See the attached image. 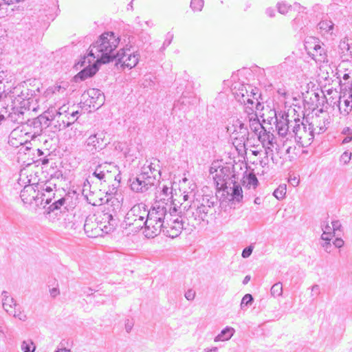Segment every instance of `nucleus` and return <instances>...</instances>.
I'll return each mask as SVG.
<instances>
[{
    "mask_svg": "<svg viewBox=\"0 0 352 352\" xmlns=\"http://www.w3.org/2000/svg\"><path fill=\"white\" fill-rule=\"evenodd\" d=\"M119 36L112 32L102 34L89 48V53L76 64L77 69H83L75 76L84 80L94 76L98 70V64H105L115 60L120 43Z\"/></svg>",
    "mask_w": 352,
    "mask_h": 352,
    "instance_id": "1",
    "label": "nucleus"
},
{
    "mask_svg": "<svg viewBox=\"0 0 352 352\" xmlns=\"http://www.w3.org/2000/svg\"><path fill=\"white\" fill-rule=\"evenodd\" d=\"M195 184H190V190L183 192L184 202L181 206L184 210V217L192 226L199 225L202 222H208L213 214L214 198L209 195H195Z\"/></svg>",
    "mask_w": 352,
    "mask_h": 352,
    "instance_id": "2",
    "label": "nucleus"
},
{
    "mask_svg": "<svg viewBox=\"0 0 352 352\" xmlns=\"http://www.w3.org/2000/svg\"><path fill=\"white\" fill-rule=\"evenodd\" d=\"M177 210L174 206L167 202H165V198H160V201H156L150 210L148 219H146V228L143 230V233L146 238H154L157 236L164 228L166 219L177 213Z\"/></svg>",
    "mask_w": 352,
    "mask_h": 352,
    "instance_id": "3",
    "label": "nucleus"
},
{
    "mask_svg": "<svg viewBox=\"0 0 352 352\" xmlns=\"http://www.w3.org/2000/svg\"><path fill=\"white\" fill-rule=\"evenodd\" d=\"M233 95L235 99L243 104L245 111L248 107H255L256 111L263 110V105L258 102L257 98L258 89L248 84L235 83L232 88Z\"/></svg>",
    "mask_w": 352,
    "mask_h": 352,
    "instance_id": "4",
    "label": "nucleus"
},
{
    "mask_svg": "<svg viewBox=\"0 0 352 352\" xmlns=\"http://www.w3.org/2000/svg\"><path fill=\"white\" fill-rule=\"evenodd\" d=\"M45 116L47 120L53 122L54 127L58 130L65 129L76 121L75 119H71L69 116V107L66 103H63L61 106L56 109L54 107H50L45 112Z\"/></svg>",
    "mask_w": 352,
    "mask_h": 352,
    "instance_id": "5",
    "label": "nucleus"
},
{
    "mask_svg": "<svg viewBox=\"0 0 352 352\" xmlns=\"http://www.w3.org/2000/svg\"><path fill=\"white\" fill-rule=\"evenodd\" d=\"M147 206L144 203L134 205L125 217V223L127 226H133L136 229H144L146 228V219H148Z\"/></svg>",
    "mask_w": 352,
    "mask_h": 352,
    "instance_id": "6",
    "label": "nucleus"
},
{
    "mask_svg": "<svg viewBox=\"0 0 352 352\" xmlns=\"http://www.w3.org/2000/svg\"><path fill=\"white\" fill-rule=\"evenodd\" d=\"M292 126V133L297 143L302 147L309 146L314 138V134L311 131V127L308 126V120L301 121L299 118L294 120Z\"/></svg>",
    "mask_w": 352,
    "mask_h": 352,
    "instance_id": "7",
    "label": "nucleus"
},
{
    "mask_svg": "<svg viewBox=\"0 0 352 352\" xmlns=\"http://www.w3.org/2000/svg\"><path fill=\"white\" fill-rule=\"evenodd\" d=\"M227 130L236 147H245V142L248 140L249 131L241 120L232 119L228 125Z\"/></svg>",
    "mask_w": 352,
    "mask_h": 352,
    "instance_id": "8",
    "label": "nucleus"
},
{
    "mask_svg": "<svg viewBox=\"0 0 352 352\" xmlns=\"http://www.w3.org/2000/svg\"><path fill=\"white\" fill-rule=\"evenodd\" d=\"M210 174L219 190H226L232 184L229 167L218 166L217 163H213L210 168Z\"/></svg>",
    "mask_w": 352,
    "mask_h": 352,
    "instance_id": "9",
    "label": "nucleus"
},
{
    "mask_svg": "<svg viewBox=\"0 0 352 352\" xmlns=\"http://www.w3.org/2000/svg\"><path fill=\"white\" fill-rule=\"evenodd\" d=\"M32 96V90L24 85H19L9 91L6 90L4 97L12 100L14 106L22 108L29 104V100Z\"/></svg>",
    "mask_w": 352,
    "mask_h": 352,
    "instance_id": "10",
    "label": "nucleus"
},
{
    "mask_svg": "<svg viewBox=\"0 0 352 352\" xmlns=\"http://www.w3.org/2000/svg\"><path fill=\"white\" fill-rule=\"evenodd\" d=\"M305 48L308 55L316 63L327 62V54L324 45L315 37H307L305 41Z\"/></svg>",
    "mask_w": 352,
    "mask_h": 352,
    "instance_id": "11",
    "label": "nucleus"
},
{
    "mask_svg": "<svg viewBox=\"0 0 352 352\" xmlns=\"http://www.w3.org/2000/svg\"><path fill=\"white\" fill-rule=\"evenodd\" d=\"M93 175L104 182L110 181L113 179L120 182L121 179L118 166L112 163L104 162L99 164L94 169Z\"/></svg>",
    "mask_w": 352,
    "mask_h": 352,
    "instance_id": "12",
    "label": "nucleus"
},
{
    "mask_svg": "<svg viewBox=\"0 0 352 352\" xmlns=\"http://www.w3.org/2000/svg\"><path fill=\"white\" fill-rule=\"evenodd\" d=\"M157 179L154 176L150 175L148 172L142 170L140 174L130 179L131 188L136 192H144L155 184Z\"/></svg>",
    "mask_w": 352,
    "mask_h": 352,
    "instance_id": "13",
    "label": "nucleus"
},
{
    "mask_svg": "<svg viewBox=\"0 0 352 352\" xmlns=\"http://www.w3.org/2000/svg\"><path fill=\"white\" fill-rule=\"evenodd\" d=\"M68 85L67 82H60V84H55L52 86L49 87L44 92V96L49 99L54 100H58L56 106L58 107L62 105L63 103L66 102L67 89Z\"/></svg>",
    "mask_w": 352,
    "mask_h": 352,
    "instance_id": "14",
    "label": "nucleus"
},
{
    "mask_svg": "<svg viewBox=\"0 0 352 352\" xmlns=\"http://www.w3.org/2000/svg\"><path fill=\"white\" fill-rule=\"evenodd\" d=\"M140 57L138 52H132L130 49H121L118 51L115 60L122 66L132 69L138 63Z\"/></svg>",
    "mask_w": 352,
    "mask_h": 352,
    "instance_id": "15",
    "label": "nucleus"
},
{
    "mask_svg": "<svg viewBox=\"0 0 352 352\" xmlns=\"http://www.w3.org/2000/svg\"><path fill=\"white\" fill-rule=\"evenodd\" d=\"M257 138L258 141L261 143L263 147L265 148V155L267 156L271 155V160L274 164H278V160L273 155V148L276 144V137L273 133L267 131L265 129L262 132L258 133Z\"/></svg>",
    "mask_w": 352,
    "mask_h": 352,
    "instance_id": "16",
    "label": "nucleus"
},
{
    "mask_svg": "<svg viewBox=\"0 0 352 352\" xmlns=\"http://www.w3.org/2000/svg\"><path fill=\"white\" fill-rule=\"evenodd\" d=\"M319 112L320 114L316 113L315 116L311 117V122H308V126L311 127V131H313L314 135L324 133L329 124L327 113L322 109H320Z\"/></svg>",
    "mask_w": 352,
    "mask_h": 352,
    "instance_id": "17",
    "label": "nucleus"
},
{
    "mask_svg": "<svg viewBox=\"0 0 352 352\" xmlns=\"http://www.w3.org/2000/svg\"><path fill=\"white\" fill-rule=\"evenodd\" d=\"M105 133L98 131L90 135L85 142L86 150L92 154L102 150L106 145L104 143Z\"/></svg>",
    "mask_w": 352,
    "mask_h": 352,
    "instance_id": "18",
    "label": "nucleus"
},
{
    "mask_svg": "<svg viewBox=\"0 0 352 352\" xmlns=\"http://www.w3.org/2000/svg\"><path fill=\"white\" fill-rule=\"evenodd\" d=\"M183 229V222L181 217L177 216L176 213L166 219V223L162 228L167 236L174 238L181 232Z\"/></svg>",
    "mask_w": 352,
    "mask_h": 352,
    "instance_id": "19",
    "label": "nucleus"
},
{
    "mask_svg": "<svg viewBox=\"0 0 352 352\" xmlns=\"http://www.w3.org/2000/svg\"><path fill=\"white\" fill-rule=\"evenodd\" d=\"M40 190L38 185L29 184L25 186L21 191L20 197L24 204L39 206Z\"/></svg>",
    "mask_w": 352,
    "mask_h": 352,
    "instance_id": "20",
    "label": "nucleus"
},
{
    "mask_svg": "<svg viewBox=\"0 0 352 352\" xmlns=\"http://www.w3.org/2000/svg\"><path fill=\"white\" fill-rule=\"evenodd\" d=\"M54 188L55 186H52L50 183L42 186L39 195V205H43V207H45L52 201V199L55 198Z\"/></svg>",
    "mask_w": 352,
    "mask_h": 352,
    "instance_id": "21",
    "label": "nucleus"
},
{
    "mask_svg": "<svg viewBox=\"0 0 352 352\" xmlns=\"http://www.w3.org/2000/svg\"><path fill=\"white\" fill-rule=\"evenodd\" d=\"M249 109L246 110L245 112L248 115L249 118V126L250 130L254 132L256 135L260 133L265 129L264 126L261 124L258 119L257 114L255 113V107H248Z\"/></svg>",
    "mask_w": 352,
    "mask_h": 352,
    "instance_id": "22",
    "label": "nucleus"
},
{
    "mask_svg": "<svg viewBox=\"0 0 352 352\" xmlns=\"http://www.w3.org/2000/svg\"><path fill=\"white\" fill-rule=\"evenodd\" d=\"M291 122L287 113H279V118H276L274 123H276V129L280 136L285 137L288 134Z\"/></svg>",
    "mask_w": 352,
    "mask_h": 352,
    "instance_id": "23",
    "label": "nucleus"
},
{
    "mask_svg": "<svg viewBox=\"0 0 352 352\" xmlns=\"http://www.w3.org/2000/svg\"><path fill=\"white\" fill-rule=\"evenodd\" d=\"M1 296L2 307L7 314L11 312L12 309L18 307L16 300L10 295L8 292L3 291Z\"/></svg>",
    "mask_w": 352,
    "mask_h": 352,
    "instance_id": "24",
    "label": "nucleus"
},
{
    "mask_svg": "<svg viewBox=\"0 0 352 352\" xmlns=\"http://www.w3.org/2000/svg\"><path fill=\"white\" fill-rule=\"evenodd\" d=\"M338 103L340 113L343 116H347L352 111V95L347 98L345 96L340 97Z\"/></svg>",
    "mask_w": 352,
    "mask_h": 352,
    "instance_id": "25",
    "label": "nucleus"
},
{
    "mask_svg": "<svg viewBox=\"0 0 352 352\" xmlns=\"http://www.w3.org/2000/svg\"><path fill=\"white\" fill-rule=\"evenodd\" d=\"M277 8L279 13L282 14H287L290 10H292V8H294V10L298 11L299 12H304L306 9L305 7L300 6L298 3H294L292 6L284 1L278 3Z\"/></svg>",
    "mask_w": 352,
    "mask_h": 352,
    "instance_id": "26",
    "label": "nucleus"
},
{
    "mask_svg": "<svg viewBox=\"0 0 352 352\" xmlns=\"http://www.w3.org/2000/svg\"><path fill=\"white\" fill-rule=\"evenodd\" d=\"M232 186H229L230 190V195L232 197V200L233 201H236L240 203L243 199V191L241 187L236 184L235 182H232ZM227 192L230 193V191L227 190Z\"/></svg>",
    "mask_w": 352,
    "mask_h": 352,
    "instance_id": "27",
    "label": "nucleus"
},
{
    "mask_svg": "<svg viewBox=\"0 0 352 352\" xmlns=\"http://www.w3.org/2000/svg\"><path fill=\"white\" fill-rule=\"evenodd\" d=\"M235 330L231 327H226L224 328L215 338L214 341L215 342H224L229 340L234 335Z\"/></svg>",
    "mask_w": 352,
    "mask_h": 352,
    "instance_id": "28",
    "label": "nucleus"
},
{
    "mask_svg": "<svg viewBox=\"0 0 352 352\" xmlns=\"http://www.w3.org/2000/svg\"><path fill=\"white\" fill-rule=\"evenodd\" d=\"M19 133V132L16 129L13 130L10 133L8 140L9 144L16 148L27 142L26 140L22 139Z\"/></svg>",
    "mask_w": 352,
    "mask_h": 352,
    "instance_id": "29",
    "label": "nucleus"
},
{
    "mask_svg": "<svg viewBox=\"0 0 352 352\" xmlns=\"http://www.w3.org/2000/svg\"><path fill=\"white\" fill-rule=\"evenodd\" d=\"M16 107L14 106L13 111L10 112L8 116V120L13 123L22 124L24 122L23 113L18 109H15Z\"/></svg>",
    "mask_w": 352,
    "mask_h": 352,
    "instance_id": "30",
    "label": "nucleus"
},
{
    "mask_svg": "<svg viewBox=\"0 0 352 352\" xmlns=\"http://www.w3.org/2000/svg\"><path fill=\"white\" fill-rule=\"evenodd\" d=\"M8 314L22 322H25L28 320L27 314L19 305L17 307L12 309L11 312H9Z\"/></svg>",
    "mask_w": 352,
    "mask_h": 352,
    "instance_id": "31",
    "label": "nucleus"
},
{
    "mask_svg": "<svg viewBox=\"0 0 352 352\" xmlns=\"http://www.w3.org/2000/svg\"><path fill=\"white\" fill-rule=\"evenodd\" d=\"M340 49L342 53L346 52L349 53V55L352 58V38H344L341 40L340 45Z\"/></svg>",
    "mask_w": 352,
    "mask_h": 352,
    "instance_id": "32",
    "label": "nucleus"
},
{
    "mask_svg": "<svg viewBox=\"0 0 352 352\" xmlns=\"http://www.w3.org/2000/svg\"><path fill=\"white\" fill-rule=\"evenodd\" d=\"M318 28L321 31L329 34H333L334 23L330 20H322L318 23Z\"/></svg>",
    "mask_w": 352,
    "mask_h": 352,
    "instance_id": "33",
    "label": "nucleus"
},
{
    "mask_svg": "<svg viewBox=\"0 0 352 352\" xmlns=\"http://www.w3.org/2000/svg\"><path fill=\"white\" fill-rule=\"evenodd\" d=\"M158 168V164L151 163L148 166H144L142 171L148 172L150 175H153L157 179V177L160 175V170Z\"/></svg>",
    "mask_w": 352,
    "mask_h": 352,
    "instance_id": "34",
    "label": "nucleus"
},
{
    "mask_svg": "<svg viewBox=\"0 0 352 352\" xmlns=\"http://www.w3.org/2000/svg\"><path fill=\"white\" fill-rule=\"evenodd\" d=\"M32 124L34 126V130L32 131L26 132L25 135H30L32 139H34L37 136H39L41 134L42 126H41V122L36 120L32 121Z\"/></svg>",
    "mask_w": 352,
    "mask_h": 352,
    "instance_id": "35",
    "label": "nucleus"
},
{
    "mask_svg": "<svg viewBox=\"0 0 352 352\" xmlns=\"http://www.w3.org/2000/svg\"><path fill=\"white\" fill-rule=\"evenodd\" d=\"M104 216H106V219L108 220L109 225L104 226L102 230H104L106 233H108L115 229L117 225V219H115L112 214H106Z\"/></svg>",
    "mask_w": 352,
    "mask_h": 352,
    "instance_id": "36",
    "label": "nucleus"
},
{
    "mask_svg": "<svg viewBox=\"0 0 352 352\" xmlns=\"http://www.w3.org/2000/svg\"><path fill=\"white\" fill-rule=\"evenodd\" d=\"M36 345L31 339L23 340L21 344V349L23 352H34Z\"/></svg>",
    "mask_w": 352,
    "mask_h": 352,
    "instance_id": "37",
    "label": "nucleus"
},
{
    "mask_svg": "<svg viewBox=\"0 0 352 352\" xmlns=\"http://www.w3.org/2000/svg\"><path fill=\"white\" fill-rule=\"evenodd\" d=\"M244 183L246 184L249 188H252L255 189L258 186V181L254 174L250 173L244 180Z\"/></svg>",
    "mask_w": 352,
    "mask_h": 352,
    "instance_id": "38",
    "label": "nucleus"
},
{
    "mask_svg": "<svg viewBox=\"0 0 352 352\" xmlns=\"http://www.w3.org/2000/svg\"><path fill=\"white\" fill-rule=\"evenodd\" d=\"M271 294L274 298L281 296L283 294L282 283L278 282L272 285L270 290Z\"/></svg>",
    "mask_w": 352,
    "mask_h": 352,
    "instance_id": "39",
    "label": "nucleus"
},
{
    "mask_svg": "<svg viewBox=\"0 0 352 352\" xmlns=\"http://www.w3.org/2000/svg\"><path fill=\"white\" fill-rule=\"evenodd\" d=\"M287 188L286 185H280L274 191V196L278 200L283 199L286 194Z\"/></svg>",
    "mask_w": 352,
    "mask_h": 352,
    "instance_id": "40",
    "label": "nucleus"
},
{
    "mask_svg": "<svg viewBox=\"0 0 352 352\" xmlns=\"http://www.w3.org/2000/svg\"><path fill=\"white\" fill-rule=\"evenodd\" d=\"M160 195L163 196L162 198H165V201H168L169 197H171L173 188L171 186L163 185L160 186Z\"/></svg>",
    "mask_w": 352,
    "mask_h": 352,
    "instance_id": "41",
    "label": "nucleus"
},
{
    "mask_svg": "<svg viewBox=\"0 0 352 352\" xmlns=\"http://www.w3.org/2000/svg\"><path fill=\"white\" fill-rule=\"evenodd\" d=\"M341 133L345 136L342 140V144H345L352 141V129L346 126L342 129Z\"/></svg>",
    "mask_w": 352,
    "mask_h": 352,
    "instance_id": "42",
    "label": "nucleus"
},
{
    "mask_svg": "<svg viewBox=\"0 0 352 352\" xmlns=\"http://www.w3.org/2000/svg\"><path fill=\"white\" fill-rule=\"evenodd\" d=\"M253 302V297L251 294H245L242 300H241V309H245V307H248V306H250Z\"/></svg>",
    "mask_w": 352,
    "mask_h": 352,
    "instance_id": "43",
    "label": "nucleus"
},
{
    "mask_svg": "<svg viewBox=\"0 0 352 352\" xmlns=\"http://www.w3.org/2000/svg\"><path fill=\"white\" fill-rule=\"evenodd\" d=\"M65 198H60L57 200H55L52 204H51L48 209L50 210V212H53L55 210H58V209H60V207L62 206H63V204H65Z\"/></svg>",
    "mask_w": 352,
    "mask_h": 352,
    "instance_id": "44",
    "label": "nucleus"
},
{
    "mask_svg": "<svg viewBox=\"0 0 352 352\" xmlns=\"http://www.w3.org/2000/svg\"><path fill=\"white\" fill-rule=\"evenodd\" d=\"M204 0H191L190 7L194 11H201L204 7Z\"/></svg>",
    "mask_w": 352,
    "mask_h": 352,
    "instance_id": "45",
    "label": "nucleus"
},
{
    "mask_svg": "<svg viewBox=\"0 0 352 352\" xmlns=\"http://www.w3.org/2000/svg\"><path fill=\"white\" fill-rule=\"evenodd\" d=\"M268 113L269 116L267 118H264L263 121L267 120L270 124L274 123L276 118H279V114L278 115L274 109H270Z\"/></svg>",
    "mask_w": 352,
    "mask_h": 352,
    "instance_id": "46",
    "label": "nucleus"
},
{
    "mask_svg": "<svg viewBox=\"0 0 352 352\" xmlns=\"http://www.w3.org/2000/svg\"><path fill=\"white\" fill-rule=\"evenodd\" d=\"M321 229L322 230V232H325L329 234H333L335 235V232L333 231L331 226L329 225V223L327 221H323L321 223Z\"/></svg>",
    "mask_w": 352,
    "mask_h": 352,
    "instance_id": "47",
    "label": "nucleus"
},
{
    "mask_svg": "<svg viewBox=\"0 0 352 352\" xmlns=\"http://www.w3.org/2000/svg\"><path fill=\"white\" fill-rule=\"evenodd\" d=\"M89 94L91 96L97 95V100L99 101V105H101L104 102V96L102 94L100 90L94 89L90 91Z\"/></svg>",
    "mask_w": 352,
    "mask_h": 352,
    "instance_id": "48",
    "label": "nucleus"
},
{
    "mask_svg": "<svg viewBox=\"0 0 352 352\" xmlns=\"http://www.w3.org/2000/svg\"><path fill=\"white\" fill-rule=\"evenodd\" d=\"M5 82H8V73L7 71H0V87H1V85H3V88L5 89L6 85Z\"/></svg>",
    "mask_w": 352,
    "mask_h": 352,
    "instance_id": "49",
    "label": "nucleus"
},
{
    "mask_svg": "<svg viewBox=\"0 0 352 352\" xmlns=\"http://www.w3.org/2000/svg\"><path fill=\"white\" fill-rule=\"evenodd\" d=\"M352 153L351 152L345 151L340 156V162L344 164H347L351 160Z\"/></svg>",
    "mask_w": 352,
    "mask_h": 352,
    "instance_id": "50",
    "label": "nucleus"
},
{
    "mask_svg": "<svg viewBox=\"0 0 352 352\" xmlns=\"http://www.w3.org/2000/svg\"><path fill=\"white\" fill-rule=\"evenodd\" d=\"M308 94L311 95L310 99L311 100V105L313 107H318L317 102L319 100V94L316 92H311Z\"/></svg>",
    "mask_w": 352,
    "mask_h": 352,
    "instance_id": "51",
    "label": "nucleus"
},
{
    "mask_svg": "<svg viewBox=\"0 0 352 352\" xmlns=\"http://www.w3.org/2000/svg\"><path fill=\"white\" fill-rule=\"evenodd\" d=\"M252 251H253V248L252 246H248V247L245 248L242 252V254H241L242 257L245 258H248L252 253Z\"/></svg>",
    "mask_w": 352,
    "mask_h": 352,
    "instance_id": "52",
    "label": "nucleus"
},
{
    "mask_svg": "<svg viewBox=\"0 0 352 352\" xmlns=\"http://www.w3.org/2000/svg\"><path fill=\"white\" fill-rule=\"evenodd\" d=\"M331 227L333 229V231L336 233V231H338L340 230L342 225L340 221L338 220H334L331 221Z\"/></svg>",
    "mask_w": 352,
    "mask_h": 352,
    "instance_id": "53",
    "label": "nucleus"
},
{
    "mask_svg": "<svg viewBox=\"0 0 352 352\" xmlns=\"http://www.w3.org/2000/svg\"><path fill=\"white\" fill-rule=\"evenodd\" d=\"M184 296L188 300H193L195 297V292L192 289H188Z\"/></svg>",
    "mask_w": 352,
    "mask_h": 352,
    "instance_id": "54",
    "label": "nucleus"
},
{
    "mask_svg": "<svg viewBox=\"0 0 352 352\" xmlns=\"http://www.w3.org/2000/svg\"><path fill=\"white\" fill-rule=\"evenodd\" d=\"M333 236H334V235L333 234H330L329 235V234H327V233L322 232L320 238L322 240H323L324 242H326V241H331V240L332 239V238Z\"/></svg>",
    "mask_w": 352,
    "mask_h": 352,
    "instance_id": "55",
    "label": "nucleus"
},
{
    "mask_svg": "<svg viewBox=\"0 0 352 352\" xmlns=\"http://www.w3.org/2000/svg\"><path fill=\"white\" fill-rule=\"evenodd\" d=\"M333 243L335 245V247L340 248L344 245V242L341 238H336L333 242Z\"/></svg>",
    "mask_w": 352,
    "mask_h": 352,
    "instance_id": "56",
    "label": "nucleus"
},
{
    "mask_svg": "<svg viewBox=\"0 0 352 352\" xmlns=\"http://www.w3.org/2000/svg\"><path fill=\"white\" fill-rule=\"evenodd\" d=\"M321 246L323 248L324 251L327 252V253L331 252V245L330 241H326V242L322 243L321 244Z\"/></svg>",
    "mask_w": 352,
    "mask_h": 352,
    "instance_id": "57",
    "label": "nucleus"
},
{
    "mask_svg": "<svg viewBox=\"0 0 352 352\" xmlns=\"http://www.w3.org/2000/svg\"><path fill=\"white\" fill-rule=\"evenodd\" d=\"M312 296H318L320 294V287L318 285H314L311 287Z\"/></svg>",
    "mask_w": 352,
    "mask_h": 352,
    "instance_id": "58",
    "label": "nucleus"
},
{
    "mask_svg": "<svg viewBox=\"0 0 352 352\" xmlns=\"http://www.w3.org/2000/svg\"><path fill=\"white\" fill-rule=\"evenodd\" d=\"M50 295L54 298V297L57 296L58 295H59L60 292L57 287H53L52 289H51L50 290Z\"/></svg>",
    "mask_w": 352,
    "mask_h": 352,
    "instance_id": "59",
    "label": "nucleus"
},
{
    "mask_svg": "<svg viewBox=\"0 0 352 352\" xmlns=\"http://www.w3.org/2000/svg\"><path fill=\"white\" fill-rule=\"evenodd\" d=\"M0 125L1 124V122L5 120V116H4V113H6V111L5 109V108L1 106L0 107Z\"/></svg>",
    "mask_w": 352,
    "mask_h": 352,
    "instance_id": "60",
    "label": "nucleus"
},
{
    "mask_svg": "<svg viewBox=\"0 0 352 352\" xmlns=\"http://www.w3.org/2000/svg\"><path fill=\"white\" fill-rule=\"evenodd\" d=\"M265 13L270 16V17H274L275 16V11L274 9L271 8H268L265 10Z\"/></svg>",
    "mask_w": 352,
    "mask_h": 352,
    "instance_id": "61",
    "label": "nucleus"
},
{
    "mask_svg": "<svg viewBox=\"0 0 352 352\" xmlns=\"http://www.w3.org/2000/svg\"><path fill=\"white\" fill-rule=\"evenodd\" d=\"M79 114L78 111H72V112L69 111V116L71 119H75L76 120L78 118V115Z\"/></svg>",
    "mask_w": 352,
    "mask_h": 352,
    "instance_id": "62",
    "label": "nucleus"
},
{
    "mask_svg": "<svg viewBox=\"0 0 352 352\" xmlns=\"http://www.w3.org/2000/svg\"><path fill=\"white\" fill-rule=\"evenodd\" d=\"M125 325L126 331L130 332L133 325V322H130L129 320H127Z\"/></svg>",
    "mask_w": 352,
    "mask_h": 352,
    "instance_id": "63",
    "label": "nucleus"
},
{
    "mask_svg": "<svg viewBox=\"0 0 352 352\" xmlns=\"http://www.w3.org/2000/svg\"><path fill=\"white\" fill-rule=\"evenodd\" d=\"M289 182L294 186H297L299 183V180L296 177H294V178H291L289 179Z\"/></svg>",
    "mask_w": 352,
    "mask_h": 352,
    "instance_id": "64",
    "label": "nucleus"
}]
</instances>
